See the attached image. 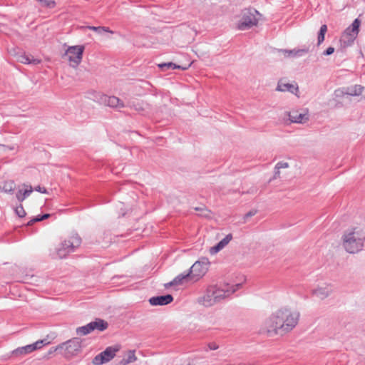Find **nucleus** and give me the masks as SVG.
Instances as JSON below:
<instances>
[{"instance_id": "nucleus-1", "label": "nucleus", "mask_w": 365, "mask_h": 365, "mask_svg": "<svg viewBox=\"0 0 365 365\" xmlns=\"http://www.w3.org/2000/svg\"><path fill=\"white\" fill-rule=\"evenodd\" d=\"M299 318L298 312L287 307L281 308L264 320L260 331L269 336L284 334L296 327Z\"/></svg>"}, {"instance_id": "nucleus-2", "label": "nucleus", "mask_w": 365, "mask_h": 365, "mask_svg": "<svg viewBox=\"0 0 365 365\" xmlns=\"http://www.w3.org/2000/svg\"><path fill=\"white\" fill-rule=\"evenodd\" d=\"M241 287L240 284L230 285L228 284H220L212 285L207 288L206 292L202 297V303L204 306L210 307L220 301L229 297Z\"/></svg>"}, {"instance_id": "nucleus-3", "label": "nucleus", "mask_w": 365, "mask_h": 365, "mask_svg": "<svg viewBox=\"0 0 365 365\" xmlns=\"http://www.w3.org/2000/svg\"><path fill=\"white\" fill-rule=\"evenodd\" d=\"M365 240V233L359 227H353L346 231L343 236V246L349 253L360 251Z\"/></svg>"}, {"instance_id": "nucleus-4", "label": "nucleus", "mask_w": 365, "mask_h": 365, "mask_svg": "<svg viewBox=\"0 0 365 365\" xmlns=\"http://www.w3.org/2000/svg\"><path fill=\"white\" fill-rule=\"evenodd\" d=\"M83 340L79 337H73L63 343L58 344L54 351L60 350L61 354L67 359L72 358L81 353Z\"/></svg>"}, {"instance_id": "nucleus-5", "label": "nucleus", "mask_w": 365, "mask_h": 365, "mask_svg": "<svg viewBox=\"0 0 365 365\" xmlns=\"http://www.w3.org/2000/svg\"><path fill=\"white\" fill-rule=\"evenodd\" d=\"M81 242L82 240L77 233L72 234L64 240L57 248V255L60 258L66 257L70 253L75 252L80 247Z\"/></svg>"}, {"instance_id": "nucleus-6", "label": "nucleus", "mask_w": 365, "mask_h": 365, "mask_svg": "<svg viewBox=\"0 0 365 365\" xmlns=\"http://www.w3.org/2000/svg\"><path fill=\"white\" fill-rule=\"evenodd\" d=\"M360 26L361 21L356 19L351 25L345 29L340 37V44L343 48L350 46L354 43L359 34Z\"/></svg>"}, {"instance_id": "nucleus-7", "label": "nucleus", "mask_w": 365, "mask_h": 365, "mask_svg": "<svg viewBox=\"0 0 365 365\" xmlns=\"http://www.w3.org/2000/svg\"><path fill=\"white\" fill-rule=\"evenodd\" d=\"M210 262L206 257L201 258L196 261L190 267L189 275L193 281H198L208 271Z\"/></svg>"}, {"instance_id": "nucleus-8", "label": "nucleus", "mask_w": 365, "mask_h": 365, "mask_svg": "<svg viewBox=\"0 0 365 365\" xmlns=\"http://www.w3.org/2000/svg\"><path fill=\"white\" fill-rule=\"evenodd\" d=\"M257 15H259V13L256 10H244L241 19L237 23V28L240 30H245L256 26L258 22Z\"/></svg>"}, {"instance_id": "nucleus-9", "label": "nucleus", "mask_w": 365, "mask_h": 365, "mask_svg": "<svg viewBox=\"0 0 365 365\" xmlns=\"http://www.w3.org/2000/svg\"><path fill=\"white\" fill-rule=\"evenodd\" d=\"M84 47L82 46H69L66 51V56L72 67H77L81 62Z\"/></svg>"}, {"instance_id": "nucleus-10", "label": "nucleus", "mask_w": 365, "mask_h": 365, "mask_svg": "<svg viewBox=\"0 0 365 365\" xmlns=\"http://www.w3.org/2000/svg\"><path fill=\"white\" fill-rule=\"evenodd\" d=\"M289 118V120L294 123H304L309 120V111L304 109L299 112L297 110H293L290 112L286 113Z\"/></svg>"}, {"instance_id": "nucleus-11", "label": "nucleus", "mask_w": 365, "mask_h": 365, "mask_svg": "<svg viewBox=\"0 0 365 365\" xmlns=\"http://www.w3.org/2000/svg\"><path fill=\"white\" fill-rule=\"evenodd\" d=\"M114 358V348L108 347L105 351L96 355L92 361L94 365L106 364Z\"/></svg>"}, {"instance_id": "nucleus-12", "label": "nucleus", "mask_w": 365, "mask_h": 365, "mask_svg": "<svg viewBox=\"0 0 365 365\" xmlns=\"http://www.w3.org/2000/svg\"><path fill=\"white\" fill-rule=\"evenodd\" d=\"M276 90L280 92L287 91L298 96L299 87L295 82L289 83L285 79H281L278 82Z\"/></svg>"}, {"instance_id": "nucleus-13", "label": "nucleus", "mask_w": 365, "mask_h": 365, "mask_svg": "<svg viewBox=\"0 0 365 365\" xmlns=\"http://www.w3.org/2000/svg\"><path fill=\"white\" fill-rule=\"evenodd\" d=\"M88 98L94 101H97L101 104H103L105 106H108L110 107H113L112 105V98L110 96H108L105 94H103L100 92H97L95 91H91L88 93Z\"/></svg>"}, {"instance_id": "nucleus-14", "label": "nucleus", "mask_w": 365, "mask_h": 365, "mask_svg": "<svg viewBox=\"0 0 365 365\" xmlns=\"http://www.w3.org/2000/svg\"><path fill=\"white\" fill-rule=\"evenodd\" d=\"M137 360L135 351L129 350L124 352L122 355L118 356V361L117 365H128L133 363Z\"/></svg>"}, {"instance_id": "nucleus-15", "label": "nucleus", "mask_w": 365, "mask_h": 365, "mask_svg": "<svg viewBox=\"0 0 365 365\" xmlns=\"http://www.w3.org/2000/svg\"><path fill=\"white\" fill-rule=\"evenodd\" d=\"M173 298L172 295L167 294L165 296H158L151 297L149 300L150 304L153 306L158 305H166L170 304L173 301Z\"/></svg>"}, {"instance_id": "nucleus-16", "label": "nucleus", "mask_w": 365, "mask_h": 365, "mask_svg": "<svg viewBox=\"0 0 365 365\" xmlns=\"http://www.w3.org/2000/svg\"><path fill=\"white\" fill-rule=\"evenodd\" d=\"M22 187L24 189H19L16 193V199L20 202H22L26 197H28L34 190L32 186L29 185L23 184Z\"/></svg>"}, {"instance_id": "nucleus-17", "label": "nucleus", "mask_w": 365, "mask_h": 365, "mask_svg": "<svg viewBox=\"0 0 365 365\" xmlns=\"http://www.w3.org/2000/svg\"><path fill=\"white\" fill-rule=\"evenodd\" d=\"M232 239V236L231 234L227 235L225 238H223L217 245L212 247L210 249V253L211 255H215L220 250L223 249Z\"/></svg>"}, {"instance_id": "nucleus-18", "label": "nucleus", "mask_w": 365, "mask_h": 365, "mask_svg": "<svg viewBox=\"0 0 365 365\" xmlns=\"http://www.w3.org/2000/svg\"><path fill=\"white\" fill-rule=\"evenodd\" d=\"M189 280H192L189 273L185 274H181L178 275L172 282L166 284L165 287L182 284L184 282H188Z\"/></svg>"}, {"instance_id": "nucleus-19", "label": "nucleus", "mask_w": 365, "mask_h": 365, "mask_svg": "<svg viewBox=\"0 0 365 365\" xmlns=\"http://www.w3.org/2000/svg\"><path fill=\"white\" fill-rule=\"evenodd\" d=\"M18 61L24 64H34L37 65L41 63V60L34 58L32 56L26 54L20 55L18 57Z\"/></svg>"}, {"instance_id": "nucleus-20", "label": "nucleus", "mask_w": 365, "mask_h": 365, "mask_svg": "<svg viewBox=\"0 0 365 365\" xmlns=\"http://www.w3.org/2000/svg\"><path fill=\"white\" fill-rule=\"evenodd\" d=\"M91 325L92 331L94 330L103 331L108 328V323L103 319H97L94 322H90Z\"/></svg>"}, {"instance_id": "nucleus-21", "label": "nucleus", "mask_w": 365, "mask_h": 365, "mask_svg": "<svg viewBox=\"0 0 365 365\" xmlns=\"http://www.w3.org/2000/svg\"><path fill=\"white\" fill-rule=\"evenodd\" d=\"M34 351L31 344H29L22 347H19L13 351L16 356H24Z\"/></svg>"}, {"instance_id": "nucleus-22", "label": "nucleus", "mask_w": 365, "mask_h": 365, "mask_svg": "<svg viewBox=\"0 0 365 365\" xmlns=\"http://www.w3.org/2000/svg\"><path fill=\"white\" fill-rule=\"evenodd\" d=\"M158 66L162 69V71H165L166 69L172 68V69H182V70H186L188 68V67L190 66V64H189L188 66L182 67L178 65H176L173 63H160L158 65Z\"/></svg>"}, {"instance_id": "nucleus-23", "label": "nucleus", "mask_w": 365, "mask_h": 365, "mask_svg": "<svg viewBox=\"0 0 365 365\" xmlns=\"http://www.w3.org/2000/svg\"><path fill=\"white\" fill-rule=\"evenodd\" d=\"M92 328L90 323H88L85 326L78 327L76 329V334L80 336L87 335L92 331Z\"/></svg>"}, {"instance_id": "nucleus-24", "label": "nucleus", "mask_w": 365, "mask_h": 365, "mask_svg": "<svg viewBox=\"0 0 365 365\" xmlns=\"http://www.w3.org/2000/svg\"><path fill=\"white\" fill-rule=\"evenodd\" d=\"M15 189V183L13 180H9L4 182L2 190L5 192H12Z\"/></svg>"}, {"instance_id": "nucleus-25", "label": "nucleus", "mask_w": 365, "mask_h": 365, "mask_svg": "<svg viewBox=\"0 0 365 365\" xmlns=\"http://www.w3.org/2000/svg\"><path fill=\"white\" fill-rule=\"evenodd\" d=\"M327 31V25L324 24L321 26L320 31L318 35V44L320 45L324 40L325 34Z\"/></svg>"}, {"instance_id": "nucleus-26", "label": "nucleus", "mask_w": 365, "mask_h": 365, "mask_svg": "<svg viewBox=\"0 0 365 365\" xmlns=\"http://www.w3.org/2000/svg\"><path fill=\"white\" fill-rule=\"evenodd\" d=\"M49 341L46 339H41L31 344L34 351L41 349L43 346L48 344Z\"/></svg>"}, {"instance_id": "nucleus-27", "label": "nucleus", "mask_w": 365, "mask_h": 365, "mask_svg": "<svg viewBox=\"0 0 365 365\" xmlns=\"http://www.w3.org/2000/svg\"><path fill=\"white\" fill-rule=\"evenodd\" d=\"M43 6L48 8H53L56 3L53 0H38Z\"/></svg>"}, {"instance_id": "nucleus-28", "label": "nucleus", "mask_w": 365, "mask_h": 365, "mask_svg": "<svg viewBox=\"0 0 365 365\" xmlns=\"http://www.w3.org/2000/svg\"><path fill=\"white\" fill-rule=\"evenodd\" d=\"M304 52V50H284L282 53L285 57H290V53H294V55H300Z\"/></svg>"}, {"instance_id": "nucleus-29", "label": "nucleus", "mask_w": 365, "mask_h": 365, "mask_svg": "<svg viewBox=\"0 0 365 365\" xmlns=\"http://www.w3.org/2000/svg\"><path fill=\"white\" fill-rule=\"evenodd\" d=\"M15 212L19 217H24L26 215V212L21 204L16 207Z\"/></svg>"}, {"instance_id": "nucleus-30", "label": "nucleus", "mask_w": 365, "mask_h": 365, "mask_svg": "<svg viewBox=\"0 0 365 365\" xmlns=\"http://www.w3.org/2000/svg\"><path fill=\"white\" fill-rule=\"evenodd\" d=\"M289 167V164L286 162H279L278 163L277 165H276V170H277V171L276 172L275 175L279 176V170L281 169V168H287Z\"/></svg>"}, {"instance_id": "nucleus-31", "label": "nucleus", "mask_w": 365, "mask_h": 365, "mask_svg": "<svg viewBox=\"0 0 365 365\" xmlns=\"http://www.w3.org/2000/svg\"><path fill=\"white\" fill-rule=\"evenodd\" d=\"M96 32L98 34L103 35L105 34H112L113 31L109 29V28L107 27H101V30H97Z\"/></svg>"}, {"instance_id": "nucleus-32", "label": "nucleus", "mask_w": 365, "mask_h": 365, "mask_svg": "<svg viewBox=\"0 0 365 365\" xmlns=\"http://www.w3.org/2000/svg\"><path fill=\"white\" fill-rule=\"evenodd\" d=\"M363 91V88L360 86H354V91L351 92V95H360Z\"/></svg>"}, {"instance_id": "nucleus-33", "label": "nucleus", "mask_w": 365, "mask_h": 365, "mask_svg": "<svg viewBox=\"0 0 365 365\" xmlns=\"http://www.w3.org/2000/svg\"><path fill=\"white\" fill-rule=\"evenodd\" d=\"M117 208L120 210V215L121 216H124L125 212V205L123 202H119L118 205H117Z\"/></svg>"}, {"instance_id": "nucleus-34", "label": "nucleus", "mask_w": 365, "mask_h": 365, "mask_svg": "<svg viewBox=\"0 0 365 365\" xmlns=\"http://www.w3.org/2000/svg\"><path fill=\"white\" fill-rule=\"evenodd\" d=\"M40 221H42L41 217V216H38V217H36L33 218L32 220H31L27 223V225L30 226V225H32L34 222H40Z\"/></svg>"}, {"instance_id": "nucleus-35", "label": "nucleus", "mask_w": 365, "mask_h": 365, "mask_svg": "<svg viewBox=\"0 0 365 365\" xmlns=\"http://www.w3.org/2000/svg\"><path fill=\"white\" fill-rule=\"evenodd\" d=\"M34 190L37 192H41V193H47V190L45 187H41V186H36Z\"/></svg>"}, {"instance_id": "nucleus-36", "label": "nucleus", "mask_w": 365, "mask_h": 365, "mask_svg": "<svg viewBox=\"0 0 365 365\" xmlns=\"http://www.w3.org/2000/svg\"><path fill=\"white\" fill-rule=\"evenodd\" d=\"M218 347H219V346L215 342H211V343L208 344V348L210 350H216L218 349Z\"/></svg>"}, {"instance_id": "nucleus-37", "label": "nucleus", "mask_w": 365, "mask_h": 365, "mask_svg": "<svg viewBox=\"0 0 365 365\" xmlns=\"http://www.w3.org/2000/svg\"><path fill=\"white\" fill-rule=\"evenodd\" d=\"M334 48L333 47H329L325 51L324 55L329 56L334 53Z\"/></svg>"}, {"instance_id": "nucleus-38", "label": "nucleus", "mask_w": 365, "mask_h": 365, "mask_svg": "<svg viewBox=\"0 0 365 365\" xmlns=\"http://www.w3.org/2000/svg\"><path fill=\"white\" fill-rule=\"evenodd\" d=\"M115 100L117 101V103H115V108H117V107H120V108L123 107V103L122 102H120V101L119 99L115 98Z\"/></svg>"}, {"instance_id": "nucleus-39", "label": "nucleus", "mask_w": 365, "mask_h": 365, "mask_svg": "<svg viewBox=\"0 0 365 365\" xmlns=\"http://www.w3.org/2000/svg\"><path fill=\"white\" fill-rule=\"evenodd\" d=\"M88 29L95 31L96 32L97 30H101V26L96 27V26H88Z\"/></svg>"}, {"instance_id": "nucleus-40", "label": "nucleus", "mask_w": 365, "mask_h": 365, "mask_svg": "<svg viewBox=\"0 0 365 365\" xmlns=\"http://www.w3.org/2000/svg\"><path fill=\"white\" fill-rule=\"evenodd\" d=\"M50 216H51L50 214H44V215H41V217L42 220H43L48 219Z\"/></svg>"}, {"instance_id": "nucleus-41", "label": "nucleus", "mask_w": 365, "mask_h": 365, "mask_svg": "<svg viewBox=\"0 0 365 365\" xmlns=\"http://www.w3.org/2000/svg\"><path fill=\"white\" fill-rule=\"evenodd\" d=\"M297 55H294V53H290V57L297 56Z\"/></svg>"}]
</instances>
